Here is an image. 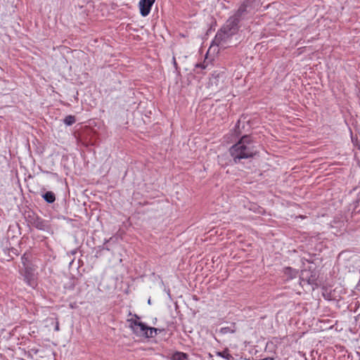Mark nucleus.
<instances>
[{
    "label": "nucleus",
    "instance_id": "obj_17",
    "mask_svg": "<svg viewBox=\"0 0 360 360\" xmlns=\"http://www.w3.org/2000/svg\"><path fill=\"white\" fill-rule=\"evenodd\" d=\"M172 60H173V64H174V66L175 69L177 70L178 69V64H177V63L176 61L175 57H173Z\"/></svg>",
    "mask_w": 360,
    "mask_h": 360
},
{
    "label": "nucleus",
    "instance_id": "obj_5",
    "mask_svg": "<svg viewBox=\"0 0 360 360\" xmlns=\"http://www.w3.org/2000/svg\"><path fill=\"white\" fill-rule=\"evenodd\" d=\"M30 222L34 227L41 231H48L49 229L48 221L37 216H33Z\"/></svg>",
    "mask_w": 360,
    "mask_h": 360
},
{
    "label": "nucleus",
    "instance_id": "obj_14",
    "mask_svg": "<svg viewBox=\"0 0 360 360\" xmlns=\"http://www.w3.org/2000/svg\"><path fill=\"white\" fill-rule=\"evenodd\" d=\"M75 122L76 119L75 117L73 115H68L65 117L63 120L64 124H66L67 126H71L74 123H75Z\"/></svg>",
    "mask_w": 360,
    "mask_h": 360
},
{
    "label": "nucleus",
    "instance_id": "obj_21",
    "mask_svg": "<svg viewBox=\"0 0 360 360\" xmlns=\"http://www.w3.org/2000/svg\"><path fill=\"white\" fill-rule=\"evenodd\" d=\"M359 149H360V141H359Z\"/></svg>",
    "mask_w": 360,
    "mask_h": 360
},
{
    "label": "nucleus",
    "instance_id": "obj_7",
    "mask_svg": "<svg viewBox=\"0 0 360 360\" xmlns=\"http://www.w3.org/2000/svg\"><path fill=\"white\" fill-rule=\"evenodd\" d=\"M247 13V5L243 4L240 6L235 14L231 16L229 19L234 20L236 25H239V22L241 20L242 17Z\"/></svg>",
    "mask_w": 360,
    "mask_h": 360
},
{
    "label": "nucleus",
    "instance_id": "obj_1",
    "mask_svg": "<svg viewBox=\"0 0 360 360\" xmlns=\"http://www.w3.org/2000/svg\"><path fill=\"white\" fill-rule=\"evenodd\" d=\"M229 153L233 162L240 164L244 159L253 158L257 153V150L252 137L244 135L229 148Z\"/></svg>",
    "mask_w": 360,
    "mask_h": 360
},
{
    "label": "nucleus",
    "instance_id": "obj_13",
    "mask_svg": "<svg viewBox=\"0 0 360 360\" xmlns=\"http://www.w3.org/2000/svg\"><path fill=\"white\" fill-rule=\"evenodd\" d=\"M223 76L220 73H217V74L214 73L212 75V78L210 79L211 84L212 85L214 84L215 86H217L219 85V80Z\"/></svg>",
    "mask_w": 360,
    "mask_h": 360
},
{
    "label": "nucleus",
    "instance_id": "obj_6",
    "mask_svg": "<svg viewBox=\"0 0 360 360\" xmlns=\"http://www.w3.org/2000/svg\"><path fill=\"white\" fill-rule=\"evenodd\" d=\"M155 1V0H140L139 3V7L140 10V14L143 17H146L150 13Z\"/></svg>",
    "mask_w": 360,
    "mask_h": 360
},
{
    "label": "nucleus",
    "instance_id": "obj_16",
    "mask_svg": "<svg viewBox=\"0 0 360 360\" xmlns=\"http://www.w3.org/2000/svg\"><path fill=\"white\" fill-rule=\"evenodd\" d=\"M206 67H207V65H205V63H198V64H196V65H195V68L205 69Z\"/></svg>",
    "mask_w": 360,
    "mask_h": 360
},
{
    "label": "nucleus",
    "instance_id": "obj_12",
    "mask_svg": "<svg viewBox=\"0 0 360 360\" xmlns=\"http://www.w3.org/2000/svg\"><path fill=\"white\" fill-rule=\"evenodd\" d=\"M161 331L162 330L159 328L148 326V330L147 331L148 335V338L155 337L158 333H160Z\"/></svg>",
    "mask_w": 360,
    "mask_h": 360
},
{
    "label": "nucleus",
    "instance_id": "obj_3",
    "mask_svg": "<svg viewBox=\"0 0 360 360\" xmlns=\"http://www.w3.org/2000/svg\"><path fill=\"white\" fill-rule=\"evenodd\" d=\"M134 317L135 319H131L127 320L129 323L130 328L136 336L148 338L147 331L148 330V326L146 323L139 321L138 319L140 318L136 314H134Z\"/></svg>",
    "mask_w": 360,
    "mask_h": 360
},
{
    "label": "nucleus",
    "instance_id": "obj_18",
    "mask_svg": "<svg viewBox=\"0 0 360 360\" xmlns=\"http://www.w3.org/2000/svg\"><path fill=\"white\" fill-rule=\"evenodd\" d=\"M75 306H76V303L75 302L70 304V307L72 308V309L75 308Z\"/></svg>",
    "mask_w": 360,
    "mask_h": 360
},
{
    "label": "nucleus",
    "instance_id": "obj_11",
    "mask_svg": "<svg viewBox=\"0 0 360 360\" xmlns=\"http://www.w3.org/2000/svg\"><path fill=\"white\" fill-rule=\"evenodd\" d=\"M217 355L226 360H233V356L229 353V350L227 349L222 352H217Z\"/></svg>",
    "mask_w": 360,
    "mask_h": 360
},
{
    "label": "nucleus",
    "instance_id": "obj_9",
    "mask_svg": "<svg viewBox=\"0 0 360 360\" xmlns=\"http://www.w3.org/2000/svg\"><path fill=\"white\" fill-rule=\"evenodd\" d=\"M42 198L48 203H53L56 200V195L52 191H46L42 195Z\"/></svg>",
    "mask_w": 360,
    "mask_h": 360
},
{
    "label": "nucleus",
    "instance_id": "obj_20",
    "mask_svg": "<svg viewBox=\"0 0 360 360\" xmlns=\"http://www.w3.org/2000/svg\"><path fill=\"white\" fill-rule=\"evenodd\" d=\"M148 303L149 304H150V299L148 300Z\"/></svg>",
    "mask_w": 360,
    "mask_h": 360
},
{
    "label": "nucleus",
    "instance_id": "obj_19",
    "mask_svg": "<svg viewBox=\"0 0 360 360\" xmlns=\"http://www.w3.org/2000/svg\"><path fill=\"white\" fill-rule=\"evenodd\" d=\"M55 330H56V331L59 330V324H58V323H57L56 325Z\"/></svg>",
    "mask_w": 360,
    "mask_h": 360
},
{
    "label": "nucleus",
    "instance_id": "obj_2",
    "mask_svg": "<svg viewBox=\"0 0 360 360\" xmlns=\"http://www.w3.org/2000/svg\"><path fill=\"white\" fill-rule=\"evenodd\" d=\"M239 27V25H236L234 20L228 19L224 25L217 31L212 40V45L219 46L221 49L229 47L233 36L237 34Z\"/></svg>",
    "mask_w": 360,
    "mask_h": 360
},
{
    "label": "nucleus",
    "instance_id": "obj_8",
    "mask_svg": "<svg viewBox=\"0 0 360 360\" xmlns=\"http://www.w3.org/2000/svg\"><path fill=\"white\" fill-rule=\"evenodd\" d=\"M283 273L287 279H292L297 276L298 271L291 267H285Z\"/></svg>",
    "mask_w": 360,
    "mask_h": 360
},
{
    "label": "nucleus",
    "instance_id": "obj_4",
    "mask_svg": "<svg viewBox=\"0 0 360 360\" xmlns=\"http://www.w3.org/2000/svg\"><path fill=\"white\" fill-rule=\"evenodd\" d=\"M300 280L301 283H307L309 285L316 284L317 280L316 273L314 271L304 269L301 272Z\"/></svg>",
    "mask_w": 360,
    "mask_h": 360
},
{
    "label": "nucleus",
    "instance_id": "obj_15",
    "mask_svg": "<svg viewBox=\"0 0 360 360\" xmlns=\"http://www.w3.org/2000/svg\"><path fill=\"white\" fill-rule=\"evenodd\" d=\"M234 332L235 329H233L231 327H223L220 329V333L222 334H226L229 333H233Z\"/></svg>",
    "mask_w": 360,
    "mask_h": 360
},
{
    "label": "nucleus",
    "instance_id": "obj_10",
    "mask_svg": "<svg viewBox=\"0 0 360 360\" xmlns=\"http://www.w3.org/2000/svg\"><path fill=\"white\" fill-rule=\"evenodd\" d=\"M188 356L186 353L176 352L172 355V360H188Z\"/></svg>",
    "mask_w": 360,
    "mask_h": 360
}]
</instances>
